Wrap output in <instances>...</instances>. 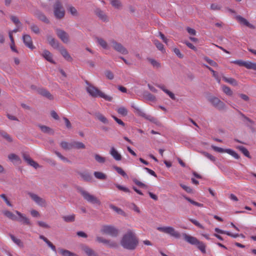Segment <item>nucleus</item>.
Wrapping results in <instances>:
<instances>
[{
	"mask_svg": "<svg viewBox=\"0 0 256 256\" xmlns=\"http://www.w3.org/2000/svg\"><path fill=\"white\" fill-rule=\"evenodd\" d=\"M34 14L39 20H41L42 22L46 24L50 23L49 20L43 12L38 10L34 13Z\"/></svg>",
	"mask_w": 256,
	"mask_h": 256,
	"instance_id": "f3484780",
	"label": "nucleus"
},
{
	"mask_svg": "<svg viewBox=\"0 0 256 256\" xmlns=\"http://www.w3.org/2000/svg\"><path fill=\"white\" fill-rule=\"evenodd\" d=\"M110 154L115 160L119 161L122 160V156L120 154L114 147L111 148Z\"/></svg>",
	"mask_w": 256,
	"mask_h": 256,
	"instance_id": "412c9836",
	"label": "nucleus"
},
{
	"mask_svg": "<svg viewBox=\"0 0 256 256\" xmlns=\"http://www.w3.org/2000/svg\"><path fill=\"white\" fill-rule=\"evenodd\" d=\"M105 76L109 80H112L114 78L113 73L109 70H107L105 72Z\"/></svg>",
	"mask_w": 256,
	"mask_h": 256,
	"instance_id": "052dcab7",
	"label": "nucleus"
},
{
	"mask_svg": "<svg viewBox=\"0 0 256 256\" xmlns=\"http://www.w3.org/2000/svg\"><path fill=\"white\" fill-rule=\"evenodd\" d=\"M0 196L4 200V202H6V204H8V206H12V204H11V203L9 201V200L6 196V194H2L0 195Z\"/></svg>",
	"mask_w": 256,
	"mask_h": 256,
	"instance_id": "0e129e2a",
	"label": "nucleus"
},
{
	"mask_svg": "<svg viewBox=\"0 0 256 256\" xmlns=\"http://www.w3.org/2000/svg\"><path fill=\"white\" fill-rule=\"evenodd\" d=\"M138 242V239L135 233L130 230H128L122 236L120 242L121 246L124 248L130 250H135Z\"/></svg>",
	"mask_w": 256,
	"mask_h": 256,
	"instance_id": "f257e3e1",
	"label": "nucleus"
},
{
	"mask_svg": "<svg viewBox=\"0 0 256 256\" xmlns=\"http://www.w3.org/2000/svg\"><path fill=\"white\" fill-rule=\"evenodd\" d=\"M8 158L10 161H12V162H20V157L14 154H10L8 156Z\"/></svg>",
	"mask_w": 256,
	"mask_h": 256,
	"instance_id": "a18cd8bd",
	"label": "nucleus"
},
{
	"mask_svg": "<svg viewBox=\"0 0 256 256\" xmlns=\"http://www.w3.org/2000/svg\"><path fill=\"white\" fill-rule=\"evenodd\" d=\"M94 158L95 160L100 164H104L106 162V158L105 157L102 156L99 154H94Z\"/></svg>",
	"mask_w": 256,
	"mask_h": 256,
	"instance_id": "e433bc0d",
	"label": "nucleus"
},
{
	"mask_svg": "<svg viewBox=\"0 0 256 256\" xmlns=\"http://www.w3.org/2000/svg\"><path fill=\"white\" fill-rule=\"evenodd\" d=\"M182 236L185 241L192 245L196 246L197 248L200 250L202 254L206 253V246L202 242L200 241L194 236L185 233L183 234Z\"/></svg>",
	"mask_w": 256,
	"mask_h": 256,
	"instance_id": "7ed1b4c3",
	"label": "nucleus"
},
{
	"mask_svg": "<svg viewBox=\"0 0 256 256\" xmlns=\"http://www.w3.org/2000/svg\"><path fill=\"white\" fill-rule=\"evenodd\" d=\"M78 191L83 196L84 198L88 202L92 204H100V200L95 196L90 194L88 192L85 190L81 187H78Z\"/></svg>",
	"mask_w": 256,
	"mask_h": 256,
	"instance_id": "20e7f679",
	"label": "nucleus"
},
{
	"mask_svg": "<svg viewBox=\"0 0 256 256\" xmlns=\"http://www.w3.org/2000/svg\"><path fill=\"white\" fill-rule=\"evenodd\" d=\"M59 50L66 60L70 62L72 61V58L64 47L62 46L60 48Z\"/></svg>",
	"mask_w": 256,
	"mask_h": 256,
	"instance_id": "6ab92c4d",
	"label": "nucleus"
},
{
	"mask_svg": "<svg viewBox=\"0 0 256 256\" xmlns=\"http://www.w3.org/2000/svg\"><path fill=\"white\" fill-rule=\"evenodd\" d=\"M22 40L24 44L27 47L32 50L34 48L32 44V38L30 35L24 34L22 36Z\"/></svg>",
	"mask_w": 256,
	"mask_h": 256,
	"instance_id": "dca6fc26",
	"label": "nucleus"
},
{
	"mask_svg": "<svg viewBox=\"0 0 256 256\" xmlns=\"http://www.w3.org/2000/svg\"><path fill=\"white\" fill-rule=\"evenodd\" d=\"M15 213L18 216H16V220H15L14 221H17L22 224L28 226H30L32 224L30 219L27 218L26 215L18 210H16Z\"/></svg>",
	"mask_w": 256,
	"mask_h": 256,
	"instance_id": "ddd939ff",
	"label": "nucleus"
},
{
	"mask_svg": "<svg viewBox=\"0 0 256 256\" xmlns=\"http://www.w3.org/2000/svg\"><path fill=\"white\" fill-rule=\"evenodd\" d=\"M211 148H212V149L214 150L217 152H226V153L230 154V155L232 156L236 159H238L240 158V156H238V154L234 150H233L231 149H230V148L224 149L222 148H219V147L214 146V145H212Z\"/></svg>",
	"mask_w": 256,
	"mask_h": 256,
	"instance_id": "9b49d317",
	"label": "nucleus"
},
{
	"mask_svg": "<svg viewBox=\"0 0 256 256\" xmlns=\"http://www.w3.org/2000/svg\"><path fill=\"white\" fill-rule=\"evenodd\" d=\"M54 14L56 18L62 19L65 16V10L60 0H56L53 6Z\"/></svg>",
	"mask_w": 256,
	"mask_h": 256,
	"instance_id": "39448f33",
	"label": "nucleus"
},
{
	"mask_svg": "<svg viewBox=\"0 0 256 256\" xmlns=\"http://www.w3.org/2000/svg\"><path fill=\"white\" fill-rule=\"evenodd\" d=\"M86 146L84 144L80 142L74 141L72 142V148L76 149H84Z\"/></svg>",
	"mask_w": 256,
	"mask_h": 256,
	"instance_id": "2f4dec72",
	"label": "nucleus"
},
{
	"mask_svg": "<svg viewBox=\"0 0 256 256\" xmlns=\"http://www.w3.org/2000/svg\"><path fill=\"white\" fill-rule=\"evenodd\" d=\"M133 182H134V184H136L137 186L141 187V188H146L148 186L146 185L145 184H143L142 182L138 181V180L136 179H134L133 180Z\"/></svg>",
	"mask_w": 256,
	"mask_h": 256,
	"instance_id": "680f3d73",
	"label": "nucleus"
},
{
	"mask_svg": "<svg viewBox=\"0 0 256 256\" xmlns=\"http://www.w3.org/2000/svg\"><path fill=\"white\" fill-rule=\"evenodd\" d=\"M22 157L24 160L28 164L33 166L35 168H37L40 166L39 164L36 162L32 160L30 156L26 153L22 154Z\"/></svg>",
	"mask_w": 256,
	"mask_h": 256,
	"instance_id": "2eb2a0df",
	"label": "nucleus"
},
{
	"mask_svg": "<svg viewBox=\"0 0 256 256\" xmlns=\"http://www.w3.org/2000/svg\"><path fill=\"white\" fill-rule=\"evenodd\" d=\"M38 126L40 129L41 131L43 132L44 133L50 135H53L54 134V130L53 129L51 128H50L43 126L41 124H38Z\"/></svg>",
	"mask_w": 256,
	"mask_h": 256,
	"instance_id": "5701e85b",
	"label": "nucleus"
},
{
	"mask_svg": "<svg viewBox=\"0 0 256 256\" xmlns=\"http://www.w3.org/2000/svg\"><path fill=\"white\" fill-rule=\"evenodd\" d=\"M31 30L36 34H38L40 32V30L38 26L32 24L30 28Z\"/></svg>",
	"mask_w": 256,
	"mask_h": 256,
	"instance_id": "bf43d9fd",
	"label": "nucleus"
},
{
	"mask_svg": "<svg viewBox=\"0 0 256 256\" xmlns=\"http://www.w3.org/2000/svg\"><path fill=\"white\" fill-rule=\"evenodd\" d=\"M48 44L54 48H59V42L54 38L52 36L48 35L46 36Z\"/></svg>",
	"mask_w": 256,
	"mask_h": 256,
	"instance_id": "a211bd4d",
	"label": "nucleus"
},
{
	"mask_svg": "<svg viewBox=\"0 0 256 256\" xmlns=\"http://www.w3.org/2000/svg\"><path fill=\"white\" fill-rule=\"evenodd\" d=\"M39 238L43 240L48 246L54 251V252H56V246L44 236L40 235Z\"/></svg>",
	"mask_w": 256,
	"mask_h": 256,
	"instance_id": "393cba45",
	"label": "nucleus"
},
{
	"mask_svg": "<svg viewBox=\"0 0 256 256\" xmlns=\"http://www.w3.org/2000/svg\"><path fill=\"white\" fill-rule=\"evenodd\" d=\"M96 14L103 22L108 21V17L105 13L100 8H96L95 10Z\"/></svg>",
	"mask_w": 256,
	"mask_h": 256,
	"instance_id": "aec40b11",
	"label": "nucleus"
},
{
	"mask_svg": "<svg viewBox=\"0 0 256 256\" xmlns=\"http://www.w3.org/2000/svg\"><path fill=\"white\" fill-rule=\"evenodd\" d=\"M61 148L66 150H68L72 148V142H68L66 141H62L60 143Z\"/></svg>",
	"mask_w": 256,
	"mask_h": 256,
	"instance_id": "c85d7f7f",
	"label": "nucleus"
},
{
	"mask_svg": "<svg viewBox=\"0 0 256 256\" xmlns=\"http://www.w3.org/2000/svg\"><path fill=\"white\" fill-rule=\"evenodd\" d=\"M110 208L111 209L113 210L116 212L118 214H120L123 215V216L125 215V212L121 208L116 206H115L113 205L112 204H110Z\"/></svg>",
	"mask_w": 256,
	"mask_h": 256,
	"instance_id": "c03bdc74",
	"label": "nucleus"
},
{
	"mask_svg": "<svg viewBox=\"0 0 256 256\" xmlns=\"http://www.w3.org/2000/svg\"><path fill=\"white\" fill-rule=\"evenodd\" d=\"M80 176L84 181L90 182L92 180V176L88 173H80Z\"/></svg>",
	"mask_w": 256,
	"mask_h": 256,
	"instance_id": "a19ab883",
	"label": "nucleus"
},
{
	"mask_svg": "<svg viewBox=\"0 0 256 256\" xmlns=\"http://www.w3.org/2000/svg\"><path fill=\"white\" fill-rule=\"evenodd\" d=\"M63 120L64 121L65 124L66 128L68 129H70L72 128V124L68 119L66 117L63 118Z\"/></svg>",
	"mask_w": 256,
	"mask_h": 256,
	"instance_id": "774afa93",
	"label": "nucleus"
},
{
	"mask_svg": "<svg viewBox=\"0 0 256 256\" xmlns=\"http://www.w3.org/2000/svg\"><path fill=\"white\" fill-rule=\"evenodd\" d=\"M116 112L122 116H126L128 114V110L124 106H120L116 109Z\"/></svg>",
	"mask_w": 256,
	"mask_h": 256,
	"instance_id": "ea45409f",
	"label": "nucleus"
},
{
	"mask_svg": "<svg viewBox=\"0 0 256 256\" xmlns=\"http://www.w3.org/2000/svg\"><path fill=\"white\" fill-rule=\"evenodd\" d=\"M153 42L158 50H160L162 52H165L163 44L159 42V40L155 39L153 40Z\"/></svg>",
	"mask_w": 256,
	"mask_h": 256,
	"instance_id": "f704fd0d",
	"label": "nucleus"
},
{
	"mask_svg": "<svg viewBox=\"0 0 256 256\" xmlns=\"http://www.w3.org/2000/svg\"><path fill=\"white\" fill-rule=\"evenodd\" d=\"M114 170L117 172L118 174H120L124 177H126L127 174H126L124 172V170L120 167L116 166L114 167Z\"/></svg>",
	"mask_w": 256,
	"mask_h": 256,
	"instance_id": "5fc2aeb1",
	"label": "nucleus"
},
{
	"mask_svg": "<svg viewBox=\"0 0 256 256\" xmlns=\"http://www.w3.org/2000/svg\"><path fill=\"white\" fill-rule=\"evenodd\" d=\"M64 220L66 222H73L75 220V214H72L69 216H66L62 217Z\"/></svg>",
	"mask_w": 256,
	"mask_h": 256,
	"instance_id": "79ce46f5",
	"label": "nucleus"
},
{
	"mask_svg": "<svg viewBox=\"0 0 256 256\" xmlns=\"http://www.w3.org/2000/svg\"><path fill=\"white\" fill-rule=\"evenodd\" d=\"M3 214L8 218L14 221L16 220V216L10 211L6 210L2 212Z\"/></svg>",
	"mask_w": 256,
	"mask_h": 256,
	"instance_id": "c9c22d12",
	"label": "nucleus"
},
{
	"mask_svg": "<svg viewBox=\"0 0 256 256\" xmlns=\"http://www.w3.org/2000/svg\"><path fill=\"white\" fill-rule=\"evenodd\" d=\"M113 48L119 53L122 54H128V50L124 47L120 43L116 42L115 40H112L110 41Z\"/></svg>",
	"mask_w": 256,
	"mask_h": 256,
	"instance_id": "9d476101",
	"label": "nucleus"
},
{
	"mask_svg": "<svg viewBox=\"0 0 256 256\" xmlns=\"http://www.w3.org/2000/svg\"><path fill=\"white\" fill-rule=\"evenodd\" d=\"M56 34L57 36L64 43L67 44L70 42V38L68 34L62 30L56 28Z\"/></svg>",
	"mask_w": 256,
	"mask_h": 256,
	"instance_id": "4468645a",
	"label": "nucleus"
},
{
	"mask_svg": "<svg viewBox=\"0 0 256 256\" xmlns=\"http://www.w3.org/2000/svg\"><path fill=\"white\" fill-rule=\"evenodd\" d=\"M82 250L88 256H98L96 252L92 249L87 246H84Z\"/></svg>",
	"mask_w": 256,
	"mask_h": 256,
	"instance_id": "cd10ccee",
	"label": "nucleus"
},
{
	"mask_svg": "<svg viewBox=\"0 0 256 256\" xmlns=\"http://www.w3.org/2000/svg\"><path fill=\"white\" fill-rule=\"evenodd\" d=\"M1 136L4 138L7 141L9 142H12V139L11 136L7 134L6 132L2 131L0 132Z\"/></svg>",
	"mask_w": 256,
	"mask_h": 256,
	"instance_id": "603ef678",
	"label": "nucleus"
},
{
	"mask_svg": "<svg viewBox=\"0 0 256 256\" xmlns=\"http://www.w3.org/2000/svg\"><path fill=\"white\" fill-rule=\"evenodd\" d=\"M38 93L42 96L48 98V99L52 100L54 99L53 96L51 94L46 90L44 88H40L38 90Z\"/></svg>",
	"mask_w": 256,
	"mask_h": 256,
	"instance_id": "b1692460",
	"label": "nucleus"
},
{
	"mask_svg": "<svg viewBox=\"0 0 256 256\" xmlns=\"http://www.w3.org/2000/svg\"><path fill=\"white\" fill-rule=\"evenodd\" d=\"M86 83L88 85L86 87V91L92 96L94 98L100 97L108 102L112 101V96L104 94L98 88L90 84L88 82H86Z\"/></svg>",
	"mask_w": 256,
	"mask_h": 256,
	"instance_id": "f03ea898",
	"label": "nucleus"
},
{
	"mask_svg": "<svg viewBox=\"0 0 256 256\" xmlns=\"http://www.w3.org/2000/svg\"><path fill=\"white\" fill-rule=\"evenodd\" d=\"M135 108V110H136V114L138 116H140L144 118L145 119L150 121V122H152L155 124L157 126H160V123L157 120L156 118L152 116L151 115L146 114L141 109H140V108Z\"/></svg>",
	"mask_w": 256,
	"mask_h": 256,
	"instance_id": "1a4fd4ad",
	"label": "nucleus"
},
{
	"mask_svg": "<svg viewBox=\"0 0 256 256\" xmlns=\"http://www.w3.org/2000/svg\"><path fill=\"white\" fill-rule=\"evenodd\" d=\"M157 230L160 232L168 234L176 238H178L180 237V232L172 226L158 227Z\"/></svg>",
	"mask_w": 256,
	"mask_h": 256,
	"instance_id": "0eeeda50",
	"label": "nucleus"
},
{
	"mask_svg": "<svg viewBox=\"0 0 256 256\" xmlns=\"http://www.w3.org/2000/svg\"><path fill=\"white\" fill-rule=\"evenodd\" d=\"M174 54L180 58H182L184 57V55L180 52V50L177 48L174 49Z\"/></svg>",
	"mask_w": 256,
	"mask_h": 256,
	"instance_id": "69168bd1",
	"label": "nucleus"
},
{
	"mask_svg": "<svg viewBox=\"0 0 256 256\" xmlns=\"http://www.w3.org/2000/svg\"><path fill=\"white\" fill-rule=\"evenodd\" d=\"M60 254L62 256H78L76 254L72 253L70 251L62 248H60L58 250Z\"/></svg>",
	"mask_w": 256,
	"mask_h": 256,
	"instance_id": "473e14b6",
	"label": "nucleus"
},
{
	"mask_svg": "<svg viewBox=\"0 0 256 256\" xmlns=\"http://www.w3.org/2000/svg\"><path fill=\"white\" fill-rule=\"evenodd\" d=\"M204 59L206 62H208L211 66L216 67V68L218 66V64L216 62H215L213 60L209 58L208 56L204 57Z\"/></svg>",
	"mask_w": 256,
	"mask_h": 256,
	"instance_id": "3c124183",
	"label": "nucleus"
},
{
	"mask_svg": "<svg viewBox=\"0 0 256 256\" xmlns=\"http://www.w3.org/2000/svg\"><path fill=\"white\" fill-rule=\"evenodd\" d=\"M238 148L247 158H250V156L248 150L243 146H238Z\"/></svg>",
	"mask_w": 256,
	"mask_h": 256,
	"instance_id": "37998d69",
	"label": "nucleus"
},
{
	"mask_svg": "<svg viewBox=\"0 0 256 256\" xmlns=\"http://www.w3.org/2000/svg\"><path fill=\"white\" fill-rule=\"evenodd\" d=\"M222 88V91L227 95L232 96V92L229 87L226 86H223Z\"/></svg>",
	"mask_w": 256,
	"mask_h": 256,
	"instance_id": "4d7b16f0",
	"label": "nucleus"
},
{
	"mask_svg": "<svg viewBox=\"0 0 256 256\" xmlns=\"http://www.w3.org/2000/svg\"><path fill=\"white\" fill-rule=\"evenodd\" d=\"M42 56L48 62L54 64V62L52 59V55L48 50H44L42 54Z\"/></svg>",
	"mask_w": 256,
	"mask_h": 256,
	"instance_id": "4be33fe9",
	"label": "nucleus"
},
{
	"mask_svg": "<svg viewBox=\"0 0 256 256\" xmlns=\"http://www.w3.org/2000/svg\"><path fill=\"white\" fill-rule=\"evenodd\" d=\"M116 187L120 190H122L126 192H130V190L128 188H126V187H124V186H120V184H116Z\"/></svg>",
	"mask_w": 256,
	"mask_h": 256,
	"instance_id": "e2e57ef3",
	"label": "nucleus"
},
{
	"mask_svg": "<svg viewBox=\"0 0 256 256\" xmlns=\"http://www.w3.org/2000/svg\"><path fill=\"white\" fill-rule=\"evenodd\" d=\"M9 236L13 242L19 247L23 248L24 246L23 242L20 239L17 238L12 234H10Z\"/></svg>",
	"mask_w": 256,
	"mask_h": 256,
	"instance_id": "c756f323",
	"label": "nucleus"
},
{
	"mask_svg": "<svg viewBox=\"0 0 256 256\" xmlns=\"http://www.w3.org/2000/svg\"><path fill=\"white\" fill-rule=\"evenodd\" d=\"M236 18L240 23L242 24H243L250 28H254V26L252 24H250V22L246 18H242V16H236Z\"/></svg>",
	"mask_w": 256,
	"mask_h": 256,
	"instance_id": "a878e982",
	"label": "nucleus"
},
{
	"mask_svg": "<svg viewBox=\"0 0 256 256\" xmlns=\"http://www.w3.org/2000/svg\"><path fill=\"white\" fill-rule=\"evenodd\" d=\"M94 116L96 118L99 120L100 122L104 124H108V120L100 112H96L94 114Z\"/></svg>",
	"mask_w": 256,
	"mask_h": 256,
	"instance_id": "bb28decb",
	"label": "nucleus"
},
{
	"mask_svg": "<svg viewBox=\"0 0 256 256\" xmlns=\"http://www.w3.org/2000/svg\"><path fill=\"white\" fill-rule=\"evenodd\" d=\"M107 242L104 244H107L110 248H116L118 246V244L114 241L107 240Z\"/></svg>",
	"mask_w": 256,
	"mask_h": 256,
	"instance_id": "864d4df0",
	"label": "nucleus"
},
{
	"mask_svg": "<svg viewBox=\"0 0 256 256\" xmlns=\"http://www.w3.org/2000/svg\"><path fill=\"white\" fill-rule=\"evenodd\" d=\"M100 232L102 233L110 236L112 237L116 238L120 234V230L112 225L102 226Z\"/></svg>",
	"mask_w": 256,
	"mask_h": 256,
	"instance_id": "423d86ee",
	"label": "nucleus"
},
{
	"mask_svg": "<svg viewBox=\"0 0 256 256\" xmlns=\"http://www.w3.org/2000/svg\"><path fill=\"white\" fill-rule=\"evenodd\" d=\"M222 78L225 82L229 83L234 86H236L238 85L237 81L234 78H228L226 76H223Z\"/></svg>",
	"mask_w": 256,
	"mask_h": 256,
	"instance_id": "4c0bfd02",
	"label": "nucleus"
},
{
	"mask_svg": "<svg viewBox=\"0 0 256 256\" xmlns=\"http://www.w3.org/2000/svg\"><path fill=\"white\" fill-rule=\"evenodd\" d=\"M184 198L186 200H188V202H189L190 203H191L192 204L196 206H198V207H202L204 206V204H201V203H199V202H195L194 201V200L190 199V198L188 197H187V196H184Z\"/></svg>",
	"mask_w": 256,
	"mask_h": 256,
	"instance_id": "09e8293b",
	"label": "nucleus"
},
{
	"mask_svg": "<svg viewBox=\"0 0 256 256\" xmlns=\"http://www.w3.org/2000/svg\"><path fill=\"white\" fill-rule=\"evenodd\" d=\"M208 102L216 108L219 110H223L226 109L225 104L216 96H212L208 98Z\"/></svg>",
	"mask_w": 256,
	"mask_h": 256,
	"instance_id": "6e6552de",
	"label": "nucleus"
},
{
	"mask_svg": "<svg viewBox=\"0 0 256 256\" xmlns=\"http://www.w3.org/2000/svg\"><path fill=\"white\" fill-rule=\"evenodd\" d=\"M68 12H70L72 15L74 16H78V12L76 9L73 6H70L68 9Z\"/></svg>",
	"mask_w": 256,
	"mask_h": 256,
	"instance_id": "8fccbe9b",
	"label": "nucleus"
},
{
	"mask_svg": "<svg viewBox=\"0 0 256 256\" xmlns=\"http://www.w3.org/2000/svg\"><path fill=\"white\" fill-rule=\"evenodd\" d=\"M148 60L154 68H158L161 67V64L158 61L150 58H147Z\"/></svg>",
	"mask_w": 256,
	"mask_h": 256,
	"instance_id": "72a5a7b5",
	"label": "nucleus"
},
{
	"mask_svg": "<svg viewBox=\"0 0 256 256\" xmlns=\"http://www.w3.org/2000/svg\"><path fill=\"white\" fill-rule=\"evenodd\" d=\"M110 4L116 8H120L122 7V4L119 0H110Z\"/></svg>",
	"mask_w": 256,
	"mask_h": 256,
	"instance_id": "de8ad7c7",
	"label": "nucleus"
},
{
	"mask_svg": "<svg viewBox=\"0 0 256 256\" xmlns=\"http://www.w3.org/2000/svg\"><path fill=\"white\" fill-rule=\"evenodd\" d=\"M201 153L204 156L208 158L212 162H214L216 160V158L214 156H212V154H210L209 153L206 152H202Z\"/></svg>",
	"mask_w": 256,
	"mask_h": 256,
	"instance_id": "13d9d810",
	"label": "nucleus"
},
{
	"mask_svg": "<svg viewBox=\"0 0 256 256\" xmlns=\"http://www.w3.org/2000/svg\"><path fill=\"white\" fill-rule=\"evenodd\" d=\"M180 186L188 193H192V189L188 186H186L183 184H180Z\"/></svg>",
	"mask_w": 256,
	"mask_h": 256,
	"instance_id": "338daca9",
	"label": "nucleus"
},
{
	"mask_svg": "<svg viewBox=\"0 0 256 256\" xmlns=\"http://www.w3.org/2000/svg\"><path fill=\"white\" fill-rule=\"evenodd\" d=\"M94 174L98 180H105L106 178V176L102 172H94Z\"/></svg>",
	"mask_w": 256,
	"mask_h": 256,
	"instance_id": "58836bf2",
	"label": "nucleus"
},
{
	"mask_svg": "<svg viewBox=\"0 0 256 256\" xmlns=\"http://www.w3.org/2000/svg\"><path fill=\"white\" fill-rule=\"evenodd\" d=\"M96 42L104 49H108V46L107 42L101 38H96Z\"/></svg>",
	"mask_w": 256,
	"mask_h": 256,
	"instance_id": "7c9ffc66",
	"label": "nucleus"
},
{
	"mask_svg": "<svg viewBox=\"0 0 256 256\" xmlns=\"http://www.w3.org/2000/svg\"><path fill=\"white\" fill-rule=\"evenodd\" d=\"M244 66L248 69L256 70V64L250 62H245Z\"/></svg>",
	"mask_w": 256,
	"mask_h": 256,
	"instance_id": "49530a36",
	"label": "nucleus"
},
{
	"mask_svg": "<svg viewBox=\"0 0 256 256\" xmlns=\"http://www.w3.org/2000/svg\"><path fill=\"white\" fill-rule=\"evenodd\" d=\"M28 196L38 205L40 206L45 207L46 206V200L42 198L36 194L32 192H28Z\"/></svg>",
	"mask_w": 256,
	"mask_h": 256,
	"instance_id": "f8f14e48",
	"label": "nucleus"
},
{
	"mask_svg": "<svg viewBox=\"0 0 256 256\" xmlns=\"http://www.w3.org/2000/svg\"><path fill=\"white\" fill-rule=\"evenodd\" d=\"M55 154L63 162H70V160L66 158L63 156L60 152L56 151Z\"/></svg>",
	"mask_w": 256,
	"mask_h": 256,
	"instance_id": "6e6d98bb",
	"label": "nucleus"
}]
</instances>
